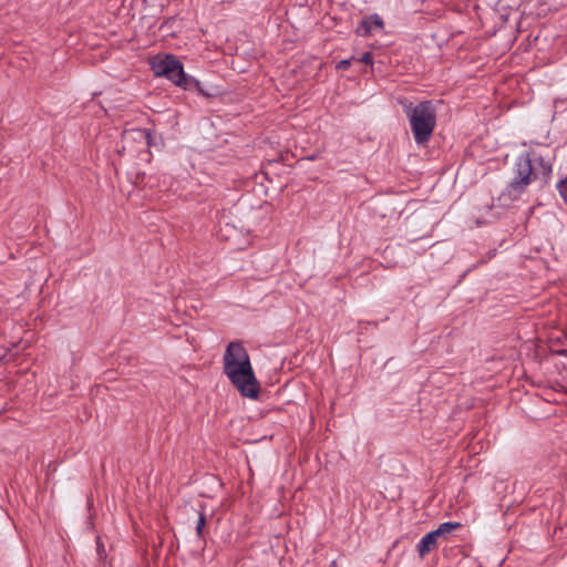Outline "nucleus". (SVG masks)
Here are the masks:
<instances>
[{"mask_svg":"<svg viewBox=\"0 0 567 567\" xmlns=\"http://www.w3.org/2000/svg\"><path fill=\"white\" fill-rule=\"evenodd\" d=\"M437 533L430 532L425 536L422 537L420 543L417 544V551L421 558L427 555L437 546Z\"/></svg>","mask_w":567,"mask_h":567,"instance_id":"nucleus-6","label":"nucleus"},{"mask_svg":"<svg viewBox=\"0 0 567 567\" xmlns=\"http://www.w3.org/2000/svg\"><path fill=\"white\" fill-rule=\"evenodd\" d=\"M205 524H206L205 515L203 513H200L199 517H198L197 525H196V533L198 536L203 535Z\"/></svg>","mask_w":567,"mask_h":567,"instance_id":"nucleus-9","label":"nucleus"},{"mask_svg":"<svg viewBox=\"0 0 567 567\" xmlns=\"http://www.w3.org/2000/svg\"><path fill=\"white\" fill-rule=\"evenodd\" d=\"M350 62L349 60H342L339 62L338 68L339 69H347L349 66Z\"/></svg>","mask_w":567,"mask_h":567,"instance_id":"nucleus-11","label":"nucleus"},{"mask_svg":"<svg viewBox=\"0 0 567 567\" xmlns=\"http://www.w3.org/2000/svg\"><path fill=\"white\" fill-rule=\"evenodd\" d=\"M224 373L241 395L255 399L259 384L250 364L249 355L240 342H230L224 354Z\"/></svg>","mask_w":567,"mask_h":567,"instance_id":"nucleus-1","label":"nucleus"},{"mask_svg":"<svg viewBox=\"0 0 567 567\" xmlns=\"http://www.w3.org/2000/svg\"><path fill=\"white\" fill-rule=\"evenodd\" d=\"M458 527H460L458 523H443L440 525V527L437 529H435L433 532L437 533V536L441 537L443 535L451 533L452 530H454Z\"/></svg>","mask_w":567,"mask_h":567,"instance_id":"nucleus-7","label":"nucleus"},{"mask_svg":"<svg viewBox=\"0 0 567 567\" xmlns=\"http://www.w3.org/2000/svg\"><path fill=\"white\" fill-rule=\"evenodd\" d=\"M384 22L378 14H372L364 18L360 25L357 28V34L367 37L373 32L374 29H383Z\"/></svg>","mask_w":567,"mask_h":567,"instance_id":"nucleus-5","label":"nucleus"},{"mask_svg":"<svg viewBox=\"0 0 567 567\" xmlns=\"http://www.w3.org/2000/svg\"><path fill=\"white\" fill-rule=\"evenodd\" d=\"M543 171H544V174H549L550 171H551V166L550 165H547V164H543Z\"/></svg>","mask_w":567,"mask_h":567,"instance_id":"nucleus-12","label":"nucleus"},{"mask_svg":"<svg viewBox=\"0 0 567 567\" xmlns=\"http://www.w3.org/2000/svg\"><path fill=\"white\" fill-rule=\"evenodd\" d=\"M534 177L535 173L532 158L528 153H524L515 163L514 177L499 196L502 204L509 205L515 200L520 199Z\"/></svg>","mask_w":567,"mask_h":567,"instance_id":"nucleus-4","label":"nucleus"},{"mask_svg":"<svg viewBox=\"0 0 567 567\" xmlns=\"http://www.w3.org/2000/svg\"><path fill=\"white\" fill-rule=\"evenodd\" d=\"M404 112L415 143L419 145L427 143L436 124V111L433 103L430 101H423L415 105L410 103L404 106Z\"/></svg>","mask_w":567,"mask_h":567,"instance_id":"nucleus-2","label":"nucleus"},{"mask_svg":"<svg viewBox=\"0 0 567 567\" xmlns=\"http://www.w3.org/2000/svg\"><path fill=\"white\" fill-rule=\"evenodd\" d=\"M557 189L561 197L567 202V177L558 182Z\"/></svg>","mask_w":567,"mask_h":567,"instance_id":"nucleus-8","label":"nucleus"},{"mask_svg":"<svg viewBox=\"0 0 567 567\" xmlns=\"http://www.w3.org/2000/svg\"><path fill=\"white\" fill-rule=\"evenodd\" d=\"M360 61L365 63V64L372 63V55H371V53H364L362 55V58L360 59Z\"/></svg>","mask_w":567,"mask_h":567,"instance_id":"nucleus-10","label":"nucleus"},{"mask_svg":"<svg viewBox=\"0 0 567 567\" xmlns=\"http://www.w3.org/2000/svg\"><path fill=\"white\" fill-rule=\"evenodd\" d=\"M150 64L156 76H164L184 90H197L204 94L200 83L184 72L182 62L174 55L157 54L150 60Z\"/></svg>","mask_w":567,"mask_h":567,"instance_id":"nucleus-3","label":"nucleus"}]
</instances>
